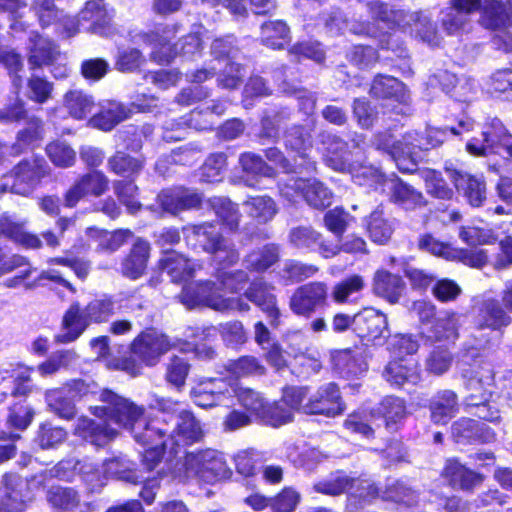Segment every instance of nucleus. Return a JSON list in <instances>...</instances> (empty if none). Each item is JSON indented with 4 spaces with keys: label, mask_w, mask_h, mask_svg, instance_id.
I'll use <instances>...</instances> for the list:
<instances>
[{
    "label": "nucleus",
    "mask_w": 512,
    "mask_h": 512,
    "mask_svg": "<svg viewBox=\"0 0 512 512\" xmlns=\"http://www.w3.org/2000/svg\"><path fill=\"white\" fill-rule=\"evenodd\" d=\"M390 191L391 200L406 210H413L425 204L423 194L401 180L395 181Z\"/></svg>",
    "instance_id": "obj_39"
},
{
    "label": "nucleus",
    "mask_w": 512,
    "mask_h": 512,
    "mask_svg": "<svg viewBox=\"0 0 512 512\" xmlns=\"http://www.w3.org/2000/svg\"><path fill=\"white\" fill-rule=\"evenodd\" d=\"M383 376L393 386L405 383L416 384L420 380L418 365L413 358L399 357L390 361L384 369Z\"/></svg>",
    "instance_id": "obj_26"
},
{
    "label": "nucleus",
    "mask_w": 512,
    "mask_h": 512,
    "mask_svg": "<svg viewBox=\"0 0 512 512\" xmlns=\"http://www.w3.org/2000/svg\"><path fill=\"white\" fill-rule=\"evenodd\" d=\"M160 268L167 272L173 282L191 278L198 265L175 251L167 252L160 259Z\"/></svg>",
    "instance_id": "obj_29"
},
{
    "label": "nucleus",
    "mask_w": 512,
    "mask_h": 512,
    "mask_svg": "<svg viewBox=\"0 0 512 512\" xmlns=\"http://www.w3.org/2000/svg\"><path fill=\"white\" fill-rule=\"evenodd\" d=\"M367 230L374 242L383 244L390 239L393 233V225L388 219L384 218L383 212L377 209L370 214L367 220Z\"/></svg>",
    "instance_id": "obj_49"
},
{
    "label": "nucleus",
    "mask_w": 512,
    "mask_h": 512,
    "mask_svg": "<svg viewBox=\"0 0 512 512\" xmlns=\"http://www.w3.org/2000/svg\"><path fill=\"white\" fill-rule=\"evenodd\" d=\"M29 10L43 29L63 19V9L56 5L55 0H30Z\"/></svg>",
    "instance_id": "obj_40"
},
{
    "label": "nucleus",
    "mask_w": 512,
    "mask_h": 512,
    "mask_svg": "<svg viewBox=\"0 0 512 512\" xmlns=\"http://www.w3.org/2000/svg\"><path fill=\"white\" fill-rule=\"evenodd\" d=\"M45 399L50 410L60 418L70 420L76 415L74 400L69 397L65 390L53 389L45 394Z\"/></svg>",
    "instance_id": "obj_45"
},
{
    "label": "nucleus",
    "mask_w": 512,
    "mask_h": 512,
    "mask_svg": "<svg viewBox=\"0 0 512 512\" xmlns=\"http://www.w3.org/2000/svg\"><path fill=\"white\" fill-rule=\"evenodd\" d=\"M508 8L496 0H486L481 11L480 23L492 30H498L494 44L498 49L512 52V0H507Z\"/></svg>",
    "instance_id": "obj_10"
},
{
    "label": "nucleus",
    "mask_w": 512,
    "mask_h": 512,
    "mask_svg": "<svg viewBox=\"0 0 512 512\" xmlns=\"http://www.w3.org/2000/svg\"><path fill=\"white\" fill-rule=\"evenodd\" d=\"M345 405L342 401L339 387L335 383L320 386L303 405L302 412L309 415H324L335 417L342 414Z\"/></svg>",
    "instance_id": "obj_14"
},
{
    "label": "nucleus",
    "mask_w": 512,
    "mask_h": 512,
    "mask_svg": "<svg viewBox=\"0 0 512 512\" xmlns=\"http://www.w3.org/2000/svg\"><path fill=\"white\" fill-rule=\"evenodd\" d=\"M431 419L436 424L448 423L458 411L457 395L451 390L438 392L430 403Z\"/></svg>",
    "instance_id": "obj_32"
},
{
    "label": "nucleus",
    "mask_w": 512,
    "mask_h": 512,
    "mask_svg": "<svg viewBox=\"0 0 512 512\" xmlns=\"http://www.w3.org/2000/svg\"><path fill=\"white\" fill-rule=\"evenodd\" d=\"M303 199L306 203L319 210H323L332 204V191L317 179H306Z\"/></svg>",
    "instance_id": "obj_42"
},
{
    "label": "nucleus",
    "mask_w": 512,
    "mask_h": 512,
    "mask_svg": "<svg viewBox=\"0 0 512 512\" xmlns=\"http://www.w3.org/2000/svg\"><path fill=\"white\" fill-rule=\"evenodd\" d=\"M235 388L224 378H207L190 390L192 401L201 408L228 406L232 403Z\"/></svg>",
    "instance_id": "obj_11"
},
{
    "label": "nucleus",
    "mask_w": 512,
    "mask_h": 512,
    "mask_svg": "<svg viewBox=\"0 0 512 512\" xmlns=\"http://www.w3.org/2000/svg\"><path fill=\"white\" fill-rule=\"evenodd\" d=\"M442 476L452 488L463 491H472L483 481V476L480 473L466 467L457 459L446 461Z\"/></svg>",
    "instance_id": "obj_23"
},
{
    "label": "nucleus",
    "mask_w": 512,
    "mask_h": 512,
    "mask_svg": "<svg viewBox=\"0 0 512 512\" xmlns=\"http://www.w3.org/2000/svg\"><path fill=\"white\" fill-rule=\"evenodd\" d=\"M321 144L323 145L324 150V160L326 164L331 167L335 171L339 172H349L353 175L355 182L359 185H363L364 181L362 178L368 179L371 178L375 181L378 180L379 175L376 169L372 167H361L363 170L361 174H354L353 167L350 163L348 145L345 141H343L337 135L331 133H322L321 134Z\"/></svg>",
    "instance_id": "obj_9"
},
{
    "label": "nucleus",
    "mask_w": 512,
    "mask_h": 512,
    "mask_svg": "<svg viewBox=\"0 0 512 512\" xmlns=\"http://www.w3.org/2000/svg\"><path fill=\"white\" fill-rule=\"evenodd\" d=\"M333 368L345 377H357L366 372L368 364L363 348L335 350L331 353Z\"/></svg>",
    "instance_id": "obj_21"
},
{
    "label": "nucleus",
    "mask_w": 512,
    "mask_h": 512,
    "mask_svg": "<svg viewBox=\"0 0 512 512\" xmlns=\"http://www.w3.org/2000/svg\"><path fill=\"white\" fill-rule=\"evenodd\" d=\"M63 104L71 117L81 120L91 113L95 101L91 95L82 90H70L65 93Z\"/></svg>",
    "instance_id": "obj_38"
},
{
    "label": "nucleus",
    "mask_w": 512,
    "mask_h": 512,
    "mask_svg": "<svg viewBox=\"0 0 512 512\" xmlns=\"http://www.w3.org/2000/svg\"><path fill=\"white\" fill-rule=\"evenodd\" d=\"M447 129L427 128L424 132H409L404 135L405 148L397 150V168L403 173H413L421 159V152L441 145L447 136Z\"/></svg>",
    "instance_id": "obj_5"
},
{
    "label": "nucleus",
    "mask_w": 512,
    "mask_h": 512,
    "mask_svg": "<svg viewBox=\"0 0 512 512\" xmlns=\"http://www.w3.org/2000/svg\"><path fill=\"white\" fill-rule=\"evenodd\" d=\"M279 259V251L275 245H266L252 251L245 258L247 269L262 272L271 267Z\"/></svg>",
    "instance_id": "obj_47"
},
{
    "label": "nucleus",
    "mask_w": 512,
    "mask_h": 512,
    "mask_svg": "<svg viewBox=\"0 0 512 512\" xmlns=\"http://www.w3.org/2000/svg\"><path fill=\"white\" fill-rule=\"evenodd\" d=\"M216 280L225 291L237 293L248 282V274L243 270L226 271V269H217Z\"/></svg>",
    "instance_id": "obj_64"
},
{
    "label": "nucleus",
    "mask_w": 512,
    "mask_h": 512,
    "mask_svg": "<svg viewBox=\"0 0 512 512\" xmlns=\"http://www.w3.org/2000/svg\"><path fill=\"white\" fill-rule=\"evenodd\" d=\"M184 231L189 243L212 255L218 269H226L239 261L240 254L235 244L225 238L215 224L204 222L190 225Z\"/></svg>",
    "instance_id": "obj_3"
},
{
    "label": "nucleus",
    "mask_w": 512,
    "mask_h": 512,
    "mask_svg": "<svg viewBox=\"0 0 512 512\" xmlns=\"http://www.w3.org/2000/svg\"><path fill=\"white\" fill-rule=\"evenodd\" d=\"M210 205L224 226L230 231L238 229L241 214L235 203L225 197H214L210 200Z\"/></svg>",
    "instance_id": "obj_43"
},
{
    "label": "nucleus",
    "mask_w": 512,
    "mask_h": 512,
    "mask_svg": "<svg viewBox=\"0 0 512 512\" xmlns=\"http://www.w3.org/2000/svg\"><path fill=\"white\" fill-rule=\"evenodd\" d=\"M112 18L113 11L107 9L104 0H90L80 11V21L88 24L84 30L95 34H107Z\"/></svg>",
    "instance_id": "obj_22"
},
{
    "label": "nucleus",
    "mask_w": 512,
    "mask_h": 512,
    "mask_svg": "<svg viewBox=\"0 0 512 512\" xmlns=\"http://www.w3.org/2000/svg\"><path fill=\"white\" fill-rule=\"evenodd\" d=\"M450 179L459 191H463L465 197L472 206L479 207L486 199V186L481 177L464 174L458 170L446 168Z\"/></svg>",
    "instance_id": "obj_27"
},
{
    "label": "nucleus",
    "mask_w": 512,
    "mask_h": 512,
    "mask_svg": "<svg viewBox=\"0 0 512 512\" xmlns=\"http://www.w3.org/2000/svg\"><path fill=\"white\" fill-rule=\"evenodd\" d=\"M347 492L349 493V506L355 508L371 504L380 496V490L370 479L351 478Z\"/></svg>",
    "instance_id": "obj_33"
},
{
    "label": "nucleus",
    "mask_w": 512,
    "mask_h": 512,
    "mask_svg": "<svg viewBox=\"0 0 512 512\" xmlns=\"http://www.w3.org/2000/svg\"><path fill=\"white\" fill-rule=\"evenodd\" d=\"M420 175L425 182L428 194L440 199L452 198L453 190L448 187L440 172L432 169H424L420 171Z\"/></svg>",
    "instance_id": "obj_51"
},
{
    "label": "nucleus",
    "mask_w": 512,
    "mask_h": 512,
    "mask_svg": "<svg viewBox=\"0 0 512 512\" xmlns=\"http://www.w3.org/2000/svg\"><path fill=\"white\" fill-rule=\"evenodd\" d=\"M510 135L498 118L489 119L482 130L481 139L472 138L466 144V151L476 157H486L499 154L512 158V143Z\"/></svg>",
    "instance_id": "obj_8"
},
{
    "label": "nucleus",
    "mask_w": 512,
    "mask_h": 512,
    "mask_svg": "<svg viewBox=\"0 0 512 512\" xmlns=\"http://www.w3.org/2000/svg\"><path fill=\"white\" fill-rule=\"evenodd\" d=\"M182 466L186 478L198 477L208 483L228 479L232 474L223 454L212 449L188 453Z\"/></svg>",
    "instance_id": "obj_7"
},
{
    "label": "nucleus",
    "mask_w": 512,
    "mask_h": 512,
    "mask_svg": "<svg viewBox=\"0 0 512 512\" xmlns=\"http://www.w3.org/2000/svg\"><path fill=\"white\" fill-rule=\"evenodd\" d=\"M318 272V267L296 260H287L281 270V277L290 282H301Z\"/></svg>",
    "instance_id": "obj_60"
},
{
    "label": "nucleus",
    "mask_w": 512,
    "mask_h": 512,
    "mask_svg": "<svg viewBox=\"0 0 512 512\" xmlns=\"http://www.w3.org/2000/svg\"><path fill=\"white\" fill-rule=\"evenodd\" d=\"M458 319L454 312H445L423 334L430 340L440 341L454 338L457 334Z\"/></svg>",
    "instance_id": "obj_44"
},
{
    "label": "nucleus",
    "mask_w": 512,
    "mask_h": 512,
    "mask_svg": "<svg viewBox=\"0 0 512 512\" xmlns=\"http://www.w3.org/2000/svg\"><path fill=\"white\" fill-rule=\"evenodd\" d=\"M150 255V244L138 238L130 252L122 259L120 273L131 280H137L145 274Z\"/></svg>",
    "instance_id": "obj_24"
},
{
    "label": "nucleus",
    "mask_w": 512,
    "mask_h": 512,
    "mask_svg": "<svg viewBox=\"0 0 512 512\" xmlns=\"http://www.w3.org/2000/svg\"><path fill=\"white\" fill-rule=\"evenodd\" d=\"M142 111L144 107L136 103L125 105L117 101H106L101 105L100 112L90 119V124L100 130L110 131L133 113Z\"/></svg>",
    "instance_id": "obj_16"
},
{
    "label": "nucleus",
    "mask_w": 512,
    "mask_h": 512,
    "mask_svg": "<svg viewBox=\"0 0 512 512\" xmlns=\"http://www.w3.org/2000/svg\"><path fill=\"white\" fill-rule=\"evenodd\" d=\"M177 344V341L169 339L167 335L149 329L133 340L131 351L146 365L154 366L165 353L177 347Z\"/></svg>",
    "instance_id": "obj_12"
},
{
    "label": "nucleus",
    "mask_w": 512,
    "mask_h": 512,
    "mask_svg": "<svg viewBox=\"0 0 512 512\" xmlns=\"http://www.w3.org/2000/svg\"><path fill=\"white\" fill-rule=\"evenodd\" d=\"M106 472L123 481L136 484L138 476L134 469V464L125 457L110 459L105 463Z\"/></svg>",
    "instance_id": "obj_61"
},
{
    "label": "nucleus",
    "mask_w": 512,
    "mask_h": 512,
    "mask_svg": "<svg viewBox=\"0 0 512 512\" xmlns=\"http://www.w3.org/2000/svg\"><path fill=\"white\" fill-rule=\"evenodd\" d=\"M189 370L190 365L185 359L178 356H172L167 363L165 374L166 380L176 388L180 389L185 384Z\"/></svg>",
    "instance_id": "obj_63"
},
{
    "label": "nucleus",
    "mask_w": 512,
    "mask_h": 512,
    "mask_svg": "<svg viewBox=\"0 0 512 512\" xmlns=\"http://www.w3.org/2000/svg\"><path fill=\"white\" fill-rule=\"evenodd\" d=\"M226 160V156L223 153L210 155L200 168V181L205 183L221 181L226 167Z\"/></svg>",
    "instance_id": "obj_54"
},
{
    "label": "nucleus",
    "mask_w": 512,
    "mask_h": 512,
    "mask_svg": "<svg viewBox=\"0 0 512 512\" xmlns=\"http://www.w3.org/2000/svg\"><path fill=\"white\" fill-rule=\"evenodd\" d=\"M286 148L306 158V151L311 147V136L302 126H292L285 134Z\"/></svg>",
    "instance_id": "obj_58"
},
{
    "label": "nucleus",
    "mask_w": 512,
    "mask_h": 512,
    "mask_svg": "<svg viewBox=\"0 0 512 512\" xmlns=\"http://www.w3.org/2000/svg\"><path fill=\"white\" fill-rule=\"evenodd\" d=\"M0 236H4L26 248L37 249L42 244L37 235L26 232L23 224L13 221L8 216L0 218Z\"/></svg>",
    "instance_id": "obj_34"
},
{
    "label": "nucleus",
    "mask_w": 512,
    "mask_h": 512,
    "mask_svg": "<svg viewBox=\"0 0 512 512\" xmlns=\"http://www.w3.org/2000/svg\"><path fill=\"white\" fill-rule=\"evenodd\" d=\"M242 170L254 176L274 177L275 170L268 165L259 155L252 152L242 153L239 157Z\"/></svg>",
    "instance_id": "obj_59"
},
{
    "label": "nucleus",
    "mask_w": 512,
    "mask_h": 512,
    "mask_svg": "<svg viewBox=\"0 0 512 512\" xmlns=\"http://www.w3.org/2000/svg\"><path fill=\"white\" fill-rule=\"evenodd\" d=\"M327 286L323 282H310L298 287L292 294L289 306L299 316L310 317L327 301Z\"/></svg>",
    "instance_id": "obj_15"
},
{
    "label": "nucleus",
    "mask_w": 512,
    "mask_h": 512,
    "mask_svg": "<svg viewBox=\"0 0 512 512\" xmlns=\"http://www.w3.org/2000/svg\"><path fill=\"white\" fill-rule=\"evenodd\" d=\"M176 25L158 26L150 32L140 35L142 41L153 46L152 58L159 64L169 63L176 55L170 47L166 46L176 36Z\"/></svg>",
    "instance_id": "obj_20"
},
{
    "label": "nucleus",
    "mask_w": 512,
    "mask_h": 512,
    "mask_svg": "<svg viewBox=\"0 0 512 512\" xmlns=\"http://www.w3.org/2000/svg\"><path fill=\"white\" fill-rule=\"evenodd\" d=\"M321 240V233L311 226H297L289 232V242L297 249L315 251Z\"/></svg>",
    "instance_id": "obj_48"
},
{
    "label": "nucleus",
    "mask_w": 512,
    "mask_h": 512,
    "mask_svg": "<svg viewBox=\"0 0 512 512\" xmlns=\"http://www.w3.org/2000/svg\"><path fill=\"white\" fill-rule=\"evenodd\" d=\"M405 288V283L398 275L386 270H378L373 281L376 295L385 298L390 303H397Z\"/></svg>",
    "instance_id": "obj_31"
},
{
    "label": "nucleus",
    "mask_w": 512,
    "mask_h": 512,
    "mask_svg": "<svg viewBox=\"0 0 512 512\" xmlns=\"http://www.w3.org/2000/svg\"><path fill=\"white\" fill-rule=\"evenodd\" d=\"M273 289L272 285L263 280H255L246 290L245 297L267 313L272 325H277L280 312L276 307V297L272 293Z\"/></svg>",
    "instance_id": "obj_25"
},
{
    "label": "nucleus",
    "mask_w": 512,
    "mask_h": 512,
    "mask_svg": "<svg viewBox=\"0 0 512 512\" xmlns=\"http://www.w3.org/2000/svg\"><path fill=\"white\" fill-rule=\"evenodd\" d=\"M46 173L42 159L24 160L14 169L4 175L2 185L4 189L15 194L27 195L39 183Z\"/></svg>",
    "instance_id": "obj_13"
},
{
    "label": "nucleus",
    "mask_w": 512,
    "mask_h": 512,
    "mask_svg": "<svg viewBox=\"0 0 512 512\" xmlns=\"http://www.w3.org/2000/svg\"><path fill=\"white\" fill-rule=\"evenodd\" d=\"M77 355L72 350H63L53 353L46 361L38 365L37 370L43 377L51 376L57 373L61 368L72 364Z\"/></svg>",
    "instance_id": "obj_55"
},
{
    "label": "nucleus",
    "mask_w": 512,
    "mask_h": 512,
    "mask_svg": "<svg viewBox=\"0 0 512 512\" xmlns=\"http://www.w3.org/2000/svg\"><path fill=\"white\" fill-rule=\"evenodd\" d=\"M403 84L391 76H377L370 92L377 98H399L403 92Z\"/></svg>",
    "instance_id": "obj_57"
},
{
    "label": "nucleus",
    "mask_w": 512,
    "mask_h": 512,
    "mask_svg": "<svg viewBox=\"0 0 512 512\" xmlns=\"http://www.w3.org/2000/svg\"><path fill=\"white\" fill-rule=\"evenodd\" d=\"M84 311L90 322H106L115 313V302L111 297L103 296L89 302Z\"/></svg>",
    "instance_id": "obj_53"
},
{
    "label": "nucleus",
    "mask_w": 512,
    "mask_h": 512,
    "mask_svg": "<svg viewBox=\"0 0 512 512\" xmlns=\"http://www.w3.org/2000/svg\"><path fill=\"white\" fill-rule=\"evenodd\" d=\"M367 8L374 20L383 22L388 28L394 26L405 27L414 21L415 31L421 39L430 45H438L439 40L433 23L424 17L423 19L417 13L408 14L403 10L390 9L386 4L380 1H371L367 3Z\"/></svg>",
    "instance_id": "obj_6"
},
{
    "label": "nucleus",
    "mask_w": 512,
    "mask_h": 512,
    "mask_svg": "<svg viewBox=\"0 0 512 512\" xmlns=\"http://www.w3.org/2000/svg\"><path fill=\"white\" fill-rule=\"evenodd\" d=\"M225 291L220 283L206 280L191 283L183 287L179 299L187 308L208 307L218 312L240 311L246 312L250 309L241 297H225Z\"/></svg>",
    "instance_id": "obj_4"
},
{
    "label": "nucleus",
    "mask_w": 512,
    "mask_h": 512,
    "mask_svg": "<svg viewBox=\"0 0 512 512\" xmlns=\"http://www.w3.org/2000/svg\"><path fill=\"white\" fill-rule=\"evenodd\" d=\"M89 236L95 242L98 251L113 253L131 239L133 233L129 229H119L113 232L89 229Z\"/></svg>",
    "instance_id": "obj_35"
},
{
    "label": "nucleus",
    "mask_w": 512,
    "mask_h": 512,
    "mask_svg": "<svg viewBox=\"0 0 512 512\" xmlns=\"http://www.w3.org/2000/svg\"><path fill=\"white\" fill-rule=\"evenodd\" d=\"M101 406L93 407V414L100 421L87 417L77 420L75 433L91 444L101 447L117 435L111 423L128 429L136 442H147L153 435H162L172 430L173 415L181 411L180 403L171 398L156 396L151 407L157 410L156 415L144 418V408L123 398L111 390L100 393Z\"/></svg>",
    "instance_id": "obj_1"
},
{
    "label": "nucleus",
    "mask_w": 512,
    "mask_h": 512,
    "mask_svg": "<svg viewBox=\"0 0 512 512\" xmlns=\"http://www.w3.org/2000/svg\"><path fill=\"white\" fill-rule=\"evenodd\" d=\"M494 385V373L489 365L471 371L466 381V389L469 391L467 404L480 406L489 401Z\"/></svg>",
    "instance_id": "obj_19"
},
{
    "label": "nucleus",
    "mask_w": 512,
    "mask_h": 512,
    "mask_svg": "<svg viewBox=\"0 0 512 512\" xmlns=\"http://www.w3.org/2000/svg\"><path fill=\"white\" fill-rule=\"evenodd\" d=\"M480 328L499 329L511 322V317L504 311L496 300L485 301L477 316Z\"/></svg>",
    "instance_id": "obj_36"
},
{
    "label": "nucleus",
    "mask_w": 512,
    "mask_h": 512,
    "mask_svg": "<svg viewBox=\"0 0 512 512\" xmlns=\"http://www.w3.org/2000/svg\"><path fill=\"white\" fill-rule=\"evenodd\" d=\"M58 54L56 45L49 39L38 34L30 38L28 63L31 69L51 65Z\"/></svg>",
    "instance_id": "obj_30"
},
{
    "label": "nucleus",
    "mask_w": 512,
    "mask_h": 512,
    "mask_svg": "<svg viewBox=\"0 0 512 512\" xmlns=\"http://www.w3.org/2000/svg\"><path fill=\"white\" fill-rule=\"evenodd\" d=\"M48 502L55 508L71 511L75 509L80 498L73 488L55 486L51 487L47 492Z\"/></svg>",
    "instance_id": "obj_50"
},
{
    "label": "nucleus",
    "mask_w": 512,
    "mask_h": 512,
    "mask_svg": "<svg viewBox=\"0 0 512 512\" xmlns=\"http://www.w3.org/2000/svg\"><path fill=\"white\" fill-rule=\"evenodd\" d=\"M260 38L268 48L283 49L290 41V29L281 20L268 21L261 26Z\"/></svg>",
    "instance_id": "obj_37"
},
{
    "label": "nucleus",
    "mask_w": 512,
    "mask_h": 512,
    "mask_svg": "<svg viewBox=\"0 0 512 512\" xmlns=\"http://www.w3.org/2000/svg\"><path fill=\"white\" fill-rule=\"evenodd\" d=\"M243 206L246 213L260 224L272 220L277 213L274 200L268 196L249 197Z\"/></svg>",
    "instance_id": "obj_41"
},
{
    "label": "nucleus",
    "mask_w": 512,
    "mask_h": 512,
    "mask_svg": "<svg viewBox=\"0 0 512 512\" xmlns=\"http://www.w3.org/2000/svg\"><path fill=\"white\" fill-rule=\"evenodd\" d=\"M2 483L5 489L7 503L0 500V512H22L32 495L28 481H24L15 473H6Z\"/></svg>",
    "instance_id": "obj_17"
},
{
    "label": "nucleus",
    "mask_w": 512,
    "mask_h": 512,
    "mask_svg": "<svg viewBox=\"0 0 512 512\" xmlns=\"http://www.w3.org/2000/svg\"><path fill=\"white\" fill-rule=\"evenodd\" d=\"M108 165L111 171L118 175L130 176L137 174L143 168V161L126 153L117 152L109 158Z\"/></svg>",
    "instance_id": "obj_56"
},
{
    "label": "nucleus",
    "mask_w": 512,
    "mask_h": 512,
    "mask_svg": "<svg viewBox=\"0 0 512 512\" xmlns=\"http://www.w3.org/2000/svg\"><path fill=\"white\" fill-rule=\"evenodd\" d=\"M381 497L384 500L394 501L408 507L416 506L419 501V493L404 482L398 480L387 484Z\"/></svg>",
    "instance_id": "obj_46"
},
{
    "label": "nucleus",
    "mask_w": 512,
    "mask_h": 512,
    "mask_svg": "<svg viewBox=\"0 0 512 512\" xmlns=\"http://www.w3.org/2000/svg\"><path fill=\"white\" fill-rule=\"evenodd\" d=\"M90 321L79 303H73L63 316L62 329L55 339L59 343L75 341L86 330Z\"/></svg>",
    "instance_id": "obj_28"
},
{
    "label": "nucleus",
    "mask_w": 512,
    "mask_h": 512,
    "mask_svg": "<svg viewBox=\"0 0 512 512\" xmlns=\"http://www.w3.org/2000/svg\"><path fill=\"white\" fill-rule=\"evenodd\" d=\"M351 477L347 475H331L330 477L320 480L313 485V490L317 493L337 496L347 492Z\"/></svg>",
    "instance_id": "obj_62"
},
{
    "label": "nucleus",
    "mask_w": 512,
    "mask_h": 512,
    "mask_svg": "<svg viewBox=\"0 0 512 512\" xmlns=\"http://www.w3.org/2000/svg\"><path fill=\"white\" fill-rule=\"evenodd\" d=\"M378 413L385 419L386 426L401 421L406 415V405L403 399L395 396L385 397L378 409Z\"/></svg>",
    "instance_id": "obj_52"
},
{
    "label": "nucleus",
    "mask_w": 512,
    "mask_h": 512,
    "mask_svg": "<svg viewBox=\"0 0 512 512\" xmlns=\"http://www.w3.org/2000/svg\"><path fill=\"white\" fill-rule=\"evenodd\" d=\"M172 430L162 435H153L147 442H138L146 447L143 452V463L147 469H154L162 460L164 451L169 449L177 454L178 449L198 442L203 431L200 422L188 410H181L173 415Z\"/></svg>",
    "instance_id": "obj_2"
},
{
    "label": "nucleus",
    "mask_w": 512,
    "mask_h": 512,
    "mask_svg": "<svg viewBox=\"0 0 512 512\" xmlns=\"http://www.w3.org/2000/svg\"><path fill=\"white\" fill-rule=\"evenodd\" d=\"M354 331L369 341L385 338L388 332L387 318L374 308H365L354 315Z\"/></svg>",
    "instance_id": "obj_18"
}]
</instances>
